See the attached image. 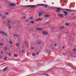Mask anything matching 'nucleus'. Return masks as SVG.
Here are the masks:
<instances>
[{
    "mask_svg": "<svg viewBox=\"0 0 76 76\" xmlns=\"http://www.w3.org/2000/svg\"><path fill=\"white\" fill-rule=\"evenodd\" d=\"M25 6H26V7H30V8L33 9V8H34L35 7H36L37 5H26Z\"/></svg>",
    "mask_w": 76,
    "mask_h": 76,
    "instance_id": "f257e3e1",
    "label": "nucleus"
},
{
    "mask_svg": "<svg viewBox=\"0 0 76 76\" xmlns=\"http://www.w3.org/2000/svg\"><path fill=\"white\" fill-rule=\"evenodd\" d=\"M0 34H3V35H6V36L7 37V34H6V33L4 32L0 31Z\"/></svg>",
    "mask_w": 76,
    "mask_h": 76,
    "instance_id": "f03ea898",
    "label": "nucleus"
},
{
    "mask_svg": "<svg viewBox=\"0 0 76 76\" xmlns=\"http://www.w3.org/2000/svg\"><path fill=\"white\" fill-rule=\"evenodd\" d=\"M60 10H61V8H57V9L56 10V11L57 12H60Z\"/></svg>",
    "mask_w": 76,
    "mask_h": 76,
    "instance_id": "7ed1b4c3",
    "label": "nucleus"
},
{
    "mask_svg": "<svg viewBox=\"0 0 76 76\" xmlns=\"http://www.w3.org/2000/svg\"><path fill=\"white\" fill-rule=\"evenodd\" d=\"M63 12L64 13V14L65 15H64V16H67L66 15H68V13L64 11H63Z\"/></svg>",
    "mask_w": 76,
    "mask_h": 76,
    "instance_id": "20e7f679",
    "label": "nucleus"
},
{
    "mask_svg": "<svg viewBox=\"0 0 76 76\" xmlns=\"http://www.w3.org/2000/svg\"><path fill=\"white\" fill-rule=\"evenodd\" d=\"M42 34H43V35H48V33L47 32L43 31L42 32Z\"/></svg>",
    "mask_w": 76,
    "mask_h": 76,
    "instance_id": "39448f33",
    "label": "nucleus"
},
{
    "mask_svg": "<svg viewBox=\"0 0 76 76\" xmlns=\"http://www.w3.org/2000/svg\"><path fill=\"white\" fill-rule=\"evenodd\" d=\"M10 6H16V4H10Z\"/></svg>",
    "mask_w": 76,
    "mask_h": 76,
    "instance_id": "423d86ee",
    "label": "nucleus"
},
{
    "mask_svg": "<svg viewBox=\"0 0 76 76\" xmlns=\"http://www.w3.org/2000/svg\"><path fill=\"white\" fill-rule=\"evenodd\" d=\"M8 69V67H5L3 69V71H4V72H5V71H6V70H7V69Z\"/></svg>",
    "mask_w": 76,
    "mask_h": 76,
    "instance_id": "0eeeda50",
    "label": "nucleus"
},
{
    "mask_svg": "<svg viewBox=\"0 0 76 76\" xmlns=\"http://www.w3.org/2000/svg\"><path fill=\"white\" fill-rule=\"evenodd\" d=\"M43 19H41L40 18H39L38 19H37L36 20V21H39V20L41 21Z\"/></svg>",
    "mask_w": 76,
    "mask_h": 76,
    "instance_id": "6e6552de",
    "label": "nucleus"
},
{
    "mask_svg": "<svg viewBox=\"0 0 76 76\" xmlns=\"http://www.w3.org/2000/svg\"><path fill=\"white\" fill-rule=\"evenodd\" d=\"M36 30L37 31H41V30H42V29L40 28H36Z\"/></svg>",
    "mask_w": 76,
    "mask_h": 76,
    "instance_id": "1a4fd4ad",
    "label": "nucleus"
},
{
    "mask_svg": "<svg viewBox=\"0 0 76 76\" xmlns=\"http://www.w3.org/2000/svg\"><path fill=\"white\" fill-rule=\"evenodd\" d=\"M58 38H61V34H59L58 35Z\"/></svg>",
    "mask_w": 76,
    "mask_h": 76,
    "instance_id": "9d476101",
    "label": "nucleus"
},
{
    "mask_svg": "<svg viewBox=\"0 0 76 76\" xmlns=\"http://www.w3.org/2000/svg\"><path fill=\"white\" fill-rule=\"evenodd\" d=\"M65 10H66V12H71V10H69V9H65Z\"/></svg>",
    "mask_w": 76,
    "mask_h": 76,
    "instance_id": "9b49d317",
    "label": "nucleus"
},
{
    "mask_svg": "<svg viewBox=\"0 0 76 76\" xmlns=\"http://www.w3.org/2000/svg\"><path fill=\"white\" fill-rule=\"evenodd\" d=\"M42 14H43V13H42V12H39V16H41V15H42Z\"/></svg>",
    "mask_w": 76,
    "mask_h": 76,
    "instance_id": "f8f14e48",
    "label": "nucleus"
},
{
    "mask_svg": "<svg viewBox=\"0 0 76 76\" xmlns=\"http://www.w3.org/2000/svg\"><path fill=\"white\" fill-rule=\"evenodd\" d=\"M50 16V15H45V17H46V18H48Z\"/></svg>",
    "mask_w": 76,
    "mask_h": 76,
    "instance_id": "ddd939ff",
    "label": "nucleus"
},
{
    "mask_svg": "<svg viewBox=\"0 0 76 76\" xmlns=\"http://www.w3.org/2000/svg\"><path fill=\"white\" fill-rule=\"evenodd\" d=\"M59 16L60 17H61V18H63V14H59Z\"/></svg>",
    "mask_w": 76,
    "mask_h": 76,
    "instance_id": "4468645a",
    "label": "nucleus"
},
{
    "mask_svg": "<svg viewBox=\"0 0 76 76\" xmlns=\"http://www.w3.org/2000/svg\"><path fill=\"white\" fill-rule=\"evenodd\" d=\"M14 57H18V55H17L16 54H14Z\"/></svg>",
    "mask_w": 76,
    "mask_h": 76,
    "instance_id": "2eb2a0df",
    "label": "nucleus"
},
{
    "mask_svg": "<svg viewBox=\"0 0 76 76\" xmlns=\"http://www.w3.org/2000/svg\"><path fill=\"white\" fill-rule=\"evenodd\" d=\"M30 23H31L32 24H34L35 23V22L31 21H30Z\"/></svg>",
    "mask_w": 76,
    "mask_h": 76,
    "instance_id": "dca6fc26",
    "label": "nucleus"
},
{
    "mask_svg": "<svg viewBox=\"0 0 76 76\" xmlns=\"http://www.w3.org/2000/svg\"><path fill=\"white\" fill-rule=\"evenodd\" d=\"M46 51L48 53H50V50H49L48 49H47L46 50Z\"/></svg>",
    "mask_w": 76,
    "mask_h": 76,
    "instance_id": "f3484780",
    "label": "nucleus"
},
{
    "mask_svg": "<svg viewBox=\"0 0 76 76\" xmlns=\"http://www.w3.org/2000/svg\"><path fill=\"white\" fill-rule=\"evenodd\" d=\"M48 7V5L46 4H45L44 6V7H45V8H47Z\"/></svg>",
    "mask_w": 76,
    "mask_h": 76,
    "instance_id": "a211bd4d",
    "label": "nucleus"
},
{
    "mask_svg": "<svg viewBox=\"0 0 76 76\" xmlns=\"http://www.w3.org/2000/svg\"><path fill=\"white\" fill-rule=\"evenodd\" d=\"M65 27L64 26H62V27H60V28L61 29H63V28H64Z\"/></svg>",
    "mask_w": 76,
    "mask_h": 76,
    "instance_id": "6ab92c4d",
    "label": "nucleus"
},
{
    "mask_svg": "<svg viewBox=\"0 0 76 76\" xmlns=\"http://www.w3.org/2000/svg\"><path fill=\"white\" fill-rule=\"evenodd\" d=\"M14 36L16 37H18V35L16 34H14Z\"/></svg>",
    "mask_w": 76,
    "mask_h": 76,
    "instance_id": "aec40b11",
    "label": "nucleus"
},
{
    "mask_svg": "<svg viewBox=\"0 0 76 76\" xmlns=\"http://www.w3.org/2000/svg\"><path fill=\"white\" fill-rule=\"evenodd\" d=\"M9 42L11 44H12V42L10 40Z\"/></svg>",
    "mask_w": 76,
    "mask_h": 76,
    "instance_id": "412c9836",
    "label": "nucleus"
},
{
    "mask_svg": "<svg viewBox=\"0 0 76 76\" xmlns=\"http://www.w3.org/2000/svg\"><path fill=\"white\" fill-rule=\"evenodd\" d=\"M65 25H66L67 26H69V24L68 23H65Z\"/></svg>",
    "mask_w": 76,
    "mask_h": 76,
    "instance_id": "4be33fe9",
    "label": "nucleus"
},
{
    "mask_svg": "<svg viewBox=\"0 0 76 76\" xmlns=\"http://www.w3.org/2000/svg\"><path fill=\"white\" fill-rule=\"evenodd\" d=\"M8 14H9V13H8L7 12H6L5 13V15H7Z\"/></svg>",
    "mask_w": 76,
    "mask_h": 76,
    "instance_id": "5701e85b",
    "label": "nucleus"
},
{
    "mask_svg": "<svg viewBox=\"0 0 76 76\" xmlns=\"http://www.w3.org/2000/svg\"><path fill=\"white\" fill-rule=\"evenodd\" d=\"M18 30H19V31H20V32H22V30L19 29Z\"/></svg>",
    "mask_w": 76,
    "mask_h": 76,
    "instance_id": "b1692460",
    "label": "nucleus"
},
{
    "mask_svg": "<svg viewBox=\"0 0 76 76\" xmlns=\"http://www.w3.org/2000/svg\"><path fill=\"white\" fill-rule=\"evenodd\" d=\"M10 22H11V21H10V20H9L7 22V23H10Z\"/></svg>",
    "mask_w": 76,
    "mask_h": 76,
    "instance_id": "393cba45",
    "label": "nucleus"
},
{
    "mask_svg": "<svg viewBox=\"0 0 76 76\" xmlns=\"http://www.w3.org/2000/svg\"><path fill=\"white\" fill-rule=\"evenodd\" d=\"M32 55L33 56V57H35V54H32Z\"/></svg>",
    "mask_w": 76,
    "mask_h": 76,
    "instance_id": "a878e982",
    "label": "nucleus"
},
{
    "mask_svg": "<svg viewBox=\"0 0 76 76\" xmlns=\"http://www.w3.org/2000/svg\"><path fill=\"white\" fill-rule=\"evenodd\" d=\"M6 16H4L2 17V18L3 19H5V18H6Z\"/></svg>",
    "mask_w": 76,
    "mask_h": 76,
    "instance_id": "bb28decb",
    "label": "nucleus"
},
{
    "mask_svg": "<svg viewBox=\"0 0 76 76\" xmlns=\"http://www.w3.org/2000/svg\"><path fill=\"white\" fill-rule=\"evenodd\" d=\"M29 19H33V17H30L29 18Z\"/></svg>",
    "mask_w": 76,
    "mask_h": 76,
    "instance_id": "cd10ccee",
    "label": "nucleus"
},
{
    "mask_svg": "<svg viewBox=\"0 0 76 76\" xmlns=\"http://www.w3.org/2000/svg\"><path fill=\"white\" fill-rule=\"evenodd\" d=\"M4 50H7V48L5 47L4 48Z\"/></svg>",
    "mask_w": 76,
    "mask_h": 76,
    "instance_id": "c85d7f7f",
    "label": "nucleus"
},
{
    "mask_svg": "<svg viewBox=\"0 0 76 76\" xmlns=\"http://www.w3.org/2000/svg\"><path fill=\"white\" fill-rule=\"evenodd\" d=\"M69 54H70V55H71L70 56H71V57H72V53H69Z\"/></svg>",
    "mask_w": 76,
    "mask_h": 76,
    "instance_id": "c756f323",
    "label": "nucleus"
},
{
    "mask_svg": "<svg viewBox=\"0 0 76 76\" xmlns=\"http://www.w3.org/2000/svg\"><path fill=\"white\" fill-rule=\"evenodd\" d=\"M44 4H41V6H44Z\"/></svg>",
    "mask_w": 76,
    "mask_h": 76,
    "instance_id": "7c9ffc66",
    "label": "nucleus"
},
{
    "mask_svg": "<svg viewBox=\"0 0 76 76\" xmlns=\"http://www.w3.org/2000/svg\"><path fill=\"white\" fill-rule=\"evenodd\" d=\"M41 42H38V44H41Z\"/></svg>",
    "mask_w": 76,
    "mask_h": 76,
    "instance_id": "2f4dec72",
    "label": "nucleus"
},
{
    "mask_svg": "<svg viewBox=\"0 0 76 76\" xmlns=\"http://www.w3.org/2000/svg\"><path fill=\"white\" fill-rule=\"evenodd\" d=\"M74 51L75 52L76 51V49H73Z\"/></svg>",
    "mask_w": 76,
    "mask_h": 76,
    "instance_id": "473e14b6",
    "label": "nucleus"
},
{
    "mask_svg": "<svg viewBox=\"0 0 76 76\" xmlns=\"http://www.w3.org/2000/svg\"><path fill=\"white\" fill-rule=\"evenodd\" d=\"M12 28V27H11V26H10L9 27H8V28L9 29H10V28Z\"/></svg>",
    "mask_w": 76,
    "mask_h": 76,
    "instance_id": "72a5a7b5",
    "label": "nucleus"
},
{
    "mask_svg": "<svg viewBox=\"0 0 76 76\" xmlns=\"http://www.w3.org/2000/svg\"><path fill=\"white\" fill-rule=\"evenodd\" d=\"M54 47H56V46H57V44H55L54 45Z\"/></svg>",
    "mask_w": 76,
    "mask_h": 76,
    "instance_id": "f704fd0d",
    "label": "nucleus"
},
{
    "mask_svg": "<svg viewBox=\"0 0 76 76\" xmlns=\"http://www.w3.org/2000/svg\"><path fill=\"white\" fill-rule=\"evenodd\" d=\"M6 58H7V57H5L4 58V60H6Z\"/></svg>",
    "mask_w": 76,
    "mask_h": 76,
    "instance_id": "c9c22d12",
    "label": "nucleus"
},
{
    "mask_svg": "<svg viewBox=\"0 0 76 76\" xmlns=\"http://www.w3.org/2000/svg\"><path fill=\"white\" fill-rule=\"evenodd\" d=\"M18 45H19V44H16V46H18Z\"/></svg>",
    "mask_w": 76,
    "mask_h": 76,
    "instance_id": "e433bc0d",
    "label": "nucleus"
},
{
    "mask_svg": "<svg viewBox=\"0 0 76 76\" xmlns=\"http://www.w3.org/2000/svg\"><path fill=\"white\" fill-rule=\"evenodd\" d=\"M8 56H11V54H10V53H8Z\"/></svg>",
    "mask_w": 76,
    "mask_h": 76,
    "instance_id": "4c0bfd02",
    "label": "nucleus"
},
{
    "mask_svg": "<svg viewBox=\"0 0 76 76\" xmlns=\"http://www.w3.org/2000/svg\"><path fill=\"white\" fill-rule=\"evenodd\" d=\"M0 45H3V43H0Z\"/></svg>",
    "mask_w": 76,
    "mask_h": 76,
    "instance_id": "58836bf2",
    "label": "nucleus"
},
{
    "mask_svg": "<svg viewBox=\"0 0 76 76\" xmlns=\"http://www.w3.org/2000/svg\"><path fill=\"white\" fill-rule=\"evenodd\" d=\"M10 24H8L7 25V26H10Z\"/></svg>",
    "mask_w": 76,
    "mask_h": 76,
    "instance_id": "ea45409f",
    "label": "nucleus"
},
{
    "mask_svg": "<svg viewBox=\"0 0 76 76\" xmlns=\"http://www.w3.org/2000/svg\"><path fill=\"white\" fill-rule=\"evenodd\" d=\"M41 4H38L37 5V6H41Z\"/></svg>",
    "mask_w": 76,
    "mask_h": 76,
    "instance_id": "a19ab883",
    "label": "nucleus"
},
{
    "mask_svg": "<svg viewBox=\"0 0 76 76\" xmlns=\"http://www.w3.org/2000/svg\"><path fill=\"white\" fill-rule=\"evenodd\" d=\"M63 55H65V53H64V52H63Z\"/></svg>",
    "mask_w": 76,
    "mask_h": 76,
    "instance_id": "79ce46f5",
    "label": "nucleus"
},
{
    "mask_svg": "<svg viewBox=\"0 0 76 76\" xmlns=\"http://www.w3.org/2000/svg\"><path fill=\"white\" fill-rule=\"evenodd\" d=\"M31 49L32 50H33V49H34V48L32 47H31Z\"/></svg>",
    "mask_w": 76,
    "mask_h": 76,
    "instance_id": "37998d69",
    "label": "nucleus"
},
{
    "mask_svg": "<svg viewBox=\"0 0 76 76\" xmlns=\"http://www.w3.org/2000/svg\"><path fill=\"white\" fill-rule=\"evenodd\" d=\"M1 54H3V52H2V51H1Z\"/></svg>",
    "mask_w": 76,
    "mask_h": 76,
    "instance_id": "c03bdc74",
    "label": "nucleus"
},
{
    "mask_svg": "<svg viewBox=\"0 0 76 76\" xmlns=\"http://www.w3.org/2000/svg\"><path fill=\"white\" fill-rule=\"evenodd\" d=\"M39 54V53L38 52L37 53V55H38Z\"/></svg>",
    "mask_w": 76,
    "mask_h": 76,
    "instance_id": "a18cd8bd",
    "label": "nucleus"
},
{
    "mask_svg": "<svg viewBox=\"0 0 76 76\" xmlns=\"http://www.w3.org/2000/svg\"><path fill=\"white\" fill-rule=\"evenodd\" d=\"M26 22H29V20H26Z\"/></svg>",
    "mask_w": 76,
    "mask_h": 76,
    "instance_id": "49530a36",
    "label": "nucleus"
},
{
    "mask_svg": "<svg viewBox=\"0 0 76 76\" xmlns=\"http://www.w3.org/2000/svg\"><path fill=\"white\" fill-rule=\"evenodd\" d=\"M23 18L24 19H25V18H26V17H23Z\"/></svg>",
    "mask_w": 76,
    "mask_h": 76,
    "instance_id": "de8ad7c7",
    "label": "nucleus"
},
{
    "mask_svg": "<svg viewBox=\"0 0 76 76\" xmlns=\"http://www.w3.org/2000/svg\"><path fill=\"white\" fill-rule=\"evenodd\" d=\"M28 55H29V52H28L27 53V56H28Z\"/></svg>",
    "mask_w": 76,
    "mask_h": 76,
    "instance_id": "09e8293b",
    "label": "nucleus"
},
{
    "mask_svg": "<svg viewBox=\"0 0 76 76\" xmlns=\"http://www.w3.org/2000/svg\"><path fill=\"white\" fill-rule=\"evenodd\" d=\"M63 49H64V47H62Z\"/></svg>",
    "mask_w": 76,
    "mask_h": 76,
    "instance_id": "8fccbe9b",
    "label": "nucleus"
},
{
    "mask_svg": "<svg viewBox=\"0 0 76 76\" xmlns=\"http://www.w3.org/2000/svg\"><path fill=\"white\" fill-rule=\"evenodd\" d=\"M27 44V42H26L25 43V44L26 45V44Z\"/></svg>",
    "mask_w": 76,
    "mask_h": 76,
    "instance_id": "3c124183",
    "label": "nucleus"
},
{
    "mask_svg": "<svg viewBox=\"0 0 76 76\" xmlns=\"http://www.w3.org/2000/svg\"><path fill=\"white\" fill-rule=\"evenodd\" d=\"M6 23V22H3V24H4V23Z\"/></svg>",
    "mask_w": 76,
    "mask_h": 76,
    "instance_id": "603ef678",
    "label": "nucleus"
},
{
    "mask_svg": "<svg viewBox=\"0 0 76 76\" xmlns=\"http://www.w3.org/2000/svg\"><path fill=\"white\" fill-rule=\"evenodd\" d=\"M22 51L23 52V53H24V51H23V50H22Z\"/></svg>",
    "mask_w": 76,
    "mask_h": 76,
    "instance_id": "864d4df0",
    "label": "nucleus"
},
{
    "mask_svg": "<svg viewBox=\"0 0 76 76\" xmlns=\"http://www.w3.org/2000/svg\"><path fill=\"white\" fill-rule=\"evenodd\" d=\"M74 55H76V53H74Z\"/></svg>",
    "mask_w": 76,
    "mask_h": 76,
    "instance_id": "5fc2aeb1",
    "label": "nucleus"
},
{
    "mask_svg": "<svg viewBox=\"0 0 76 76\" xmlns=\"http://www.w3.org/2000/svg\"><path fill=\"white\" fill-rule=\"evenodd\" d=\"M52 29H54V27H52Z\"/></svg>",
    "mask_w": 76,
    "mask_h": 76,
    "instance_id": "6e6d98bb",
    "label": "nucleus"
},
{
    "mask_svg": "<svg viewBox=\"0 0 76 76\" xmlns=\"http://www.w3.org/2000/svg\"><path fill=\"white\" fill-rule=\"evenodd\" d=\"M1 15H0V17H1Z\"/></svg>",
    "mask_w": 76,
    "mask_h": 76,
    "instance_id": "4d7b16f0",
    "label": "nucleus"
},
{
    "mask_svg": "<svg viewBox=\"0 0 76 76\" xmlns=\"http://www.w3.org/2000/svg\"><path fill=\"white\" fill-rule=\"evenodd\" d=\"M75 35V34H73V35Z\"/></svg>",
    "mask_w": 76,
    "mask_h": 76,
    "instance_id": "13d9d810",
    "label": "nucleus"
},
{
    "mask_svg": "<svg viewBox=\"0 0 76 76\" xmlns=\"http://www.w3.org/2000/svg\"><path fill=\"white\" fill-rule=\"evenodd\" d=\"M66 33L68 34V32H66Z\"/></svg>",
    "mask_w": 76,
    "mask_h": 76,
    "instance_id": "bf43d9fd",
    "label": "nucleus"
},
{
    "mask_svg": "<svg viewBox=\"0 0 76 76\" xmlns=\"http://www.w3.org/2000/svg\"><path fill=\"white\" fill-rule=\"evenodd\" d=\"M52 49H53V48H52Z\"/></svg>",
    "mask_w": 76,
    "mask_h": 76,
    "instance_id": "052dcab7",
    "label": "nucleus"
}]
</instances>
